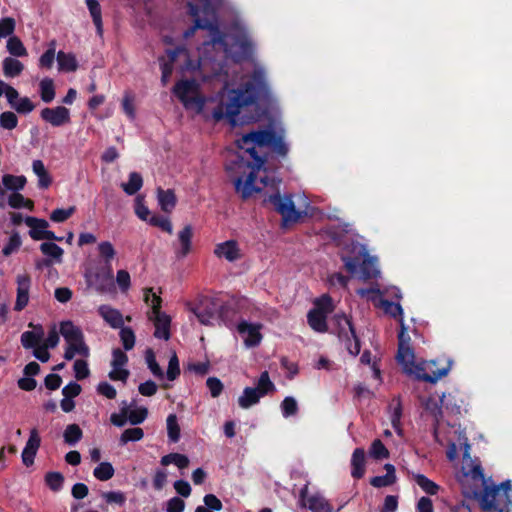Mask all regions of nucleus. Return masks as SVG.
<instances>
[{
	"instance_id": "0eeeda50",
	"label": "nucleus",
	"mask_w": 512,
	"mask_h": 512,
	"mask_svg": "<svg viewBox=\"0 0 512 512\" xmlns=\"http://www.w3.org/2000/svg\"><path fill=\"white\" fill-rule=\"evenodd\" d=\"M344 263L345 269L352 275L360 272L361 278L364 280L376 278L379 271L376 267L375 259L371 258L364 247L359 248L357 256H345L341 257Z\"/></svg>"
},
{
	"instance_id": "774afa93",
	"label": "nucleus",
	"mask_w": 512,
	"mask_h": 512,
	"mask_svg": "<svg viewBox=\"0 0 512 512\" xmlns=\"http://www.w3.org/2000/svg\"><path fill=\"white\" fill-rule=\"evenodd\" d=\"M206 385L209 388V391L213 398L218 397L222 393L223 384L218 378L209 377L206 381Z\"/></svg>"
},
{
	"instance_id": "49530a36",
	"label": "nucleus",
	"mask_w": 512,
	"mask_h": 512,
	"mask_svg": "<svg viewBox=\"0 0 512 512\" xmlns=\"http://www.w3.org/2000/svg\"><path fill=\"white\" fill-rule=\"evenodd\" d=\"M238 403L242 408H249L256 403V387L245 388L243 394L239 397Z\"/></svg>"
},
{
	"instance_id": "c03bdc74",
	"label": "nucleus",
	"mask_w": 512,
	"mask_h": 512,
	"mask_svg": "<svg viewBox=\"0 0 512 512\" xmlns=\"http://www.w3.org/2000/svg\"><path fill=\"white\" fill-rule=\"evenodd\" d=\"M396 359L405 367L414 365L415 355L412 347H398Z\"/></svg>"
},
{
	"instance_id": "4468645a",
	"label": "nucleus",
	"mask_w": 512,
	"mask_h": 512,
	"mask_svg": "<svg viewBox=\"0 0 512 512\" xmlns=\"http://www.w3.org/2000/svg\"><path fill=\"white\" fill-rule=\"evenodd\" d=\"M325 304L331 303V298L328 295L322 296L320 300L317 301V308L310 310L307 314V321L309 326L316 332L324 333L328 330L327 326V317L326 313L323 310V306Z\"/></svg>"
},
{
	"instance_id": "bb28decb",
	"label": "nucleus",
	"mask_w": 512,
	"mask_h": 512,
	"mask_svg": "<svg viewBox=\"0 0 512 512\" xmlns=\"http://www.w3.org/2000/svg\"><path fill=\"white\" fill-rule=\"evenodd\" d=\"M32 170L38 177V186L42 189H47L52 183V177L48 173L43 161L34 160Z\"/></svg>"
},
{
	"instance_id": "2f4dec72",
	"label": "nucleus",
	"mask_w": 512,
	"mask_h": 512,
	"mask_svg": "<svg viewBox=\"0 0 512 512\" xmlns=\"http://www.w3.org/2000/svg\"><path fill=\"white\" fill-rule=\"evenodd\" d=\"M142 185V176L137 172H131L129 175V181L127 183H122L121 187L126 194L134 195L141 189Z\"/></svg>"
},
{
	"instance_id": "5fc2aeb1",
	"label": "nucleus",
	"mask_w": 512,
	"mask_h": 512,
	"mask_svg": "<svg viewBox=\"0 0 512 512\" xmlns=\"http://www.w3.org/2000/svg\"><path fill=\"white\" fill-rule=\"evenodd\" d=\"M17 124L18 118L15 113L6 111L0 115V125L4 129L12 130L17 127Z\"/></svg>"
},
{
	"instance_id": "603ef678",
	"label": "nucleus",
	"mask_w": 512,
	"mask_h": 512,
	"mask_svg": "<svg viewBox=\"0 0 512 512\" xmlns=\"http://www.w3.org/2000/svg\"><path fill=\"white\" fill-rule=\"evenodd\" d=\"M147 415L148 410L145 407L131 409L127 416L128 422H130L132 425L141 424L147 418Z\"/></svg>"
},
{
	"instance_id": "6ab92c4d",
	"label": "nucleus",
	"mask_w": 512,
	"mask_h": 512,
	"mask_svg": "<svg viewBox=\"0 0 512 512\" xmlns=\"http://www.w3.org/2000/svg\"><path fill=\"white\" fill-rule=\"evenodd\" d=\"M365 450L356 448L351 457V476L354 479H361L365 474Z\"/></svg>"
},
{
	"instance_id": "bf43d9fd",
	"label": "nucleus",
	"mask_w": 512,
	"mask_h": 512,
	"mask_svg": "<svg viewBox=\"0 0 512 512\" xmlns=\"http://www.w3.org/2000/svg\"><path fill=\"white\" fill-rule=\"evenodd\" d=\"M146 362L154 376H156L158 378H163V376H164L163 371H162L161 367L159 366V364L156 362L153 351L150 349L147 350V352H146Z\"/></svg>"
},
{
	"instance_id": "a878e982",
	"label": "nucleus",
	"mask_w": 512,
	"mask_h": 512,
	"mask_svg": "<svg viewBox=\"0 0 512 512\" xmlns=\"http://www.w3.org/2000/svg\"><path fill=\"white\" fill-rule=\"evenodd\" d=\"M157 198L161 209L166 213H170L176 206V196L171 189L163 190L158 188Z\"/></svg>"
},
{
	"instance_id": "9b49d317",
	"label": "nucleus",
	"mask_w": 512,
	"mask_h": 512,
	"mask_svg": "<svg viewBox=\"0 0 512 512\" xmlns=\"http://www.w3.org/2000/svg\"><path fill=\"white\" fill-rule=\"evenodd\" d=\"M451 369V362H448L445 367L438 368L435 360L424 363L423 365H416L414 371H410L415 375L417 380L435 384L442 377L446 376Z\"/></svg>"
},
{
	"instance_id": "a19ab883",
	"label": "nucleus",
	"mask_w": 512,
	"mask_h": 512,
	"mask_svg": "<svg viewBox=\"0 0 512 512\" xmlns=\"http://www.w3.org/2000/svg\"><path fill=\"white\" fill-rule=\"evenodd\" d=\"M369 454L375 460H382L389 457V451L380 439H375L372 442Z\"/></svg>"
},
{
	"instance_id": "20e7f679",
	"label": "nucleus",
	"mask_w": 512,
	"mask_h": 512,
	"mask_svg": "<svg viewBox=\"0 0 512 512\" xmlns=\"http://www.w3.org/2000/svg\"><path fill=\"white\" fill-rule=\"evenodd\" d=\"M255 102L256 88L253 84L247 83L245 88L231 90L226 98L222 97L213 109L212 117L217 122L226 118L232 126L250 123L254 116H248L246 112Z\"/></svg>"
},
{
	"instance_id": "f257e3e1",
	"label": "nucleus",
	"mask_w": 512,
	"mask_h": 512,
	"mask_svg": "<svg viewBox=\"0 0 512 512\" xmlns=\"http://www.w3.org/2000/svg\"><path fill=\"white\" fill-rule=\"evenodd\" d=\"M258 148L267 153L258 155V198L262 205L275 210L281 216V227L299 223L307 213L296 209L292 194L281 195L282 179L277 173L280 162L289 153L286 129L279 101L267 80L266 70L258 65Z\"/></svg>"
},
{
	"instance_id": "58836bf2",
	"label": "nucleus",
	"mask_w": 512,
	"mask_h": 512,
	"mask_svg": "<svg viewBox=\"0 0 512 512\" xmlns=\"http://www.w3.org/2000/svg\"><path fill=\"white\" fill-rule=\"evenodd\" d=\"M380 304L381 308L384 310L386 314L390 315L393 318H399V321L401 320V318L403 319V309L399 303H394L390 300L382 299Z\"/></svg>"
},
{
	"instance_id": "37998d69",
	"label": "nucleus",
	"mask_w": 512,
	"mask_h": 512,
	"mask_svg": "<svg viewBox=\"0 0 512 512\" xmlns=\"http://www.w3.org/2000/svg\"><path fill=\"white\" fill-rule=\"evenodd\" d=\"M274 384L267 371H263L258 377V399L274 390Z\"/></svg>"
},
{
	"instance_id": "1a4fd4ad",
	"label": "nucleus",
	"mask_w": 512,
	"mask_h": 512,
	"mask_svg": "<svg viewBox=\"0 0 512 512\" xmlns=\"http://www.w3.org/2000/svg\"><path fill=\"white\" fill-rule=\"evenodd\" d=\"M334 321L337 325L339 339L345 343L349 354L354 357L357 356L360 353L361 343L359 337L356 335L351 318L345 314H336Z\"/></svg>"
},
{
	"instance_id": "8fccbe9b",
	"label": "nucleus",
	"mask_w": 512,
	"mask_h": 512,
	"mask_svg": "<svg viewBox=\"0 0 512 512\" xmlns=\"http://www.w3.org/2000/svg\"><path fill=\"white\" fill-rule=\"evenodd\" d=\"M8 204L10 207L16 209L21 207H27L31 209L33 207V202L31 200H26L20 193H12L8 198Z\"/></svg>"
},
{
	"instance_id": "de8ad7c7",
	"label": "nucleus",
	"mask_w": 512,
	"mask_h": 512,
	"mask_svg": "<svg viewBox=\"0 0 512 512\" xmlns=\"http://www.w3.org/2000/svg\"><path fill=\"white\" fill-rule=\"evenodd\" d=\"M46 484L53 491H58L63 485L64 477L59 472H49L45 476Z\"/></svg>"
},
{
	"instance_id": "cd10ccee",
	"label": "nucleus",
	"mask_w": 512,
	"mask_h": 512,
	"mask_svg": "<svg viewBox=\"0 0 512 512\" xmlns=\"http://www.w3.org/2000/svg\"><path fill=\"white\" fill-rule=\"evenodd\" d=\"M390 420L393 429L400 434L401 432V417H402V403L400 397H394L389 404Z\"/></svg>"
},
{
	"instance_id": "4c0bfd02",
	"label": "nucleus",
	"mask_w": 512,
	"mask_h": 512,
	"mask_svg": "<svg viewBox=\"0 0 512 512\" xmlns=\"http://www.w3.org/2000/svg\"><path fill=\"white\" fill-rule=\"evenodd\" d=\"M115 470L111 463L101 462L93 471V475L100 481H107L114 476Z\"/></svg>"
},
{
	"instance_id": "6e6552de",
	"label": "nucleus",
	"mask_w": 512,
	"mask_h": 512,
	"mask_svg": "<svg viewBox=\"0 0 512 512\" xmlns=\"http://www.w3.org/2000/svg\"><path fill=\"white\" fill-rule=\"evenodd\" d=\"M213 44L223 46L225 53L235 61H241L251 53V43L245 35H219L212 39Z\"/></svg>"
},
{
	"instance_id": "c9c22d12",
	"label": "nucleus",
	"mask_w": 512,
	"mask_h": 512,
	"mask_svg": "<svg viewBox=\"0 0 512 512\" xmlns=\"http://www.w3.org/2000/svg\"><path fill=\"white\" fill-rule=\"evenodd\" d=\"M82 436L83 432L77 424H69L63 433L64 441L69 445L76 444L81 440Z\"/></svg>"
},
{
	"instance_id": "e2e57ef3",
	"label": "nucleus",
	"mask_w": 512,
	"mask_h": 512,
	"mask_svg": "<svg viewBox=\"0 0 512 512\" xmlns=\"http://www.w3.org/2000/svg\"><path fill=\"white\" fill-rule=\"evenodd\" d=\"M15 30V20L6 17L0 20V38H4L13 34Z\"/></svg>"
},
{
	"instance_id": "69168bd1",
	"label": "nucleus",
	"mask_w": 512,
	"mask_h": 512,
	"mask_svg": "<svg viewBox=\"0 0 512 512\" xmlns=\"http://www.w3.org/2000/svg\"><path fill=\"white\" fill-rule=\"evenodd\" d=\"M40 444H41V438L38 434L37 429L36 428L31 429L28 441L26 442L24 449L34 451L37 453V451L40 447Z\"/></svg>"
},
{
	"instance_id": "7c9ffc66",
	"label": "nucleus",
	"mask_w": 512,
	"mask_h": 512,
	"mask_svg": "<svg viewBox=\"0 0 512 512\" xmlns=\"http://www.w3.org/2000/svg\"><path fill=\"white\" fill-rule=\"evenodd\" d=\"M24 65L19 60L6 57L3 60V72L6 77H16L22 73Z\"/></svg>"
},
{
	"instance_id": "f8f14e48",
	"label": "nucleus",
	"mask_w": 512,
	"mask_h": 512,
	"mask_svg": "<svg viewBox=\"0 0 512 512\" xmlns=\"http://www.w3.org/2000/svg\"><path fill=\"white\" fill-rule=\"evenodd\" d=\"M222 308L217 301L212 298H204L199 305L192 309L193 313L203 325H212L214 320H218L219 311Z\"/></svg>"
},
{
	"instance_id": "13d9d810",
	"label": "nucleus",
	"mask_w": 512,
	"mask_h": 512,
	"mask_svg": "<svg viewBox=\"0 0 512 512\" xmlns=\"http://www.w3.org/2000/svg\"><path fill=\"white\" fill-rule=\"evenodd\" d=\"M21 245V238L17 232L12 234L9 238L8 243L2 249V253L5 256H9L19 249Z\"/></svg>"
},
{
	"instance_id": "6e6d98bb",
	"label": "nucleus",
	"mask_w": 512,
	"mask_h": 512,
	"mask_svg": "<svg viewBox=\"0 0 512 512\" xmlns=\"http://www.w3.org/2000/svg\"><path fill=\"white\" fill-rule=\"evenodd\" d=\"M73 369H74V373H75V378L77 380H83V379L89 377V375H90L88 363L83 359H77L74 362Z\"/></svg>"
},
{
	"instance_id": "f3484780",
	"label": "nucleus",
	"mask_w": 512,
	"mask_h": 512,
	"mask_svg": "<svg viewBox=\"0 0 512 512\" xmlns=\"http://www.w3.org/2000/svg\"><path fill=\"white\" fill-rule=\"evenodd\" d=\"M214 254L218 258H224L229 262H234L242 258L241 250L239 249L237 242L234 240H228L217 244L214 249Z\"/></svg>"
},
{
	"instance_id": "72a5a7b5",
	"label": "nucleus",
	"mask_w": 512,
	"mask_h": 512,
	"mask_svg": "<svg viewBox=\"0 0 512 512\" xmlns=\"http://www.w3.org/2000/svg\"><path fill=\"white\" fill-rule=\"evenodd\" d=\"M86 4L93 19V23L96 26L97 32L101 35L103 32V26L100 4L97 0H86Z\"/></svg>"
},
{
	"instance_id": "c85d7f7f",
	"label": "nucleus",
	"mask_w": 512,
	"mask_h": 512,
	"mask_svg": "<svg viewBox=\"0 0 512 512\" xmlns=\"http://www.w3.org/2000/svg\"><path fill=\"white\" fill-rule=\"evenodd\" d=\"M44 331L41 326H35L33 331H25L21 335V343L24 348H33L38 346L43 339Z\"/></svg>"
},
{
	"instance_id": "39448f33",
	"label": "nucleus",
	"mask_w": 512,
	"mask_h": 512,
	"mask_svg": "<svg viewBox=\"0 0 512 512\" xmlns=\"http://www.w3.org/2000/svg\"><path fill=\"white\" fill-rule=\"evenodd\" d=\"M60 333L67 343L64 352L65 360H72L76 355L89 357L90 349L85 343L82 330L71 321H63L60 324Z\"/></svg>"
},
{
	"instance_id": "c756f323",
	"label": "nucleus",
	"mask_w": 512,
	"mask_h": 512,
	"mask_svg": "<svg viewBox=\"0 0 512 512\" xmlns=\"http://www.w3.org/2000/svg\"><path fill=\"white\" fill-rule=\"evenodd\" d=\"M57 62L61 71L73 72L78 67L77 60L72 53L59 51L57 53Z\"/></svg>"
},
{
	"instance_id": "412c9836",
	"label": "nucleus",
	"mask_w": 512,
	"mask_h": 512,
	"mask_svg": "<svg viewBox=\"0 0 512 512\" xmlns=\"http://www.w3.org/2000/svg\"><path fill=\"white\" fill-rule=\"evenodd\" d=\"M384 469L386 470V474L382 476L372 477L369 481L370 485L375 488H382L393 485L396 480V470L394 465L387 463L384 465Z\"/></svg>"
},
{
	"instance_id": "4d7b16f0",
	"label": "nucleus",
	"mask_w": 512,
	"mask_h": 512,
	"mask_svg": "<svg viewBox=\"0 0 512 512\" xmlns=\"http://www.w3.org/2000/svg\"><path fill=\"white\" fill-rule=\"evenodd\" d=\"M151 225L161 228L169 234H172L173 228L169 218L164 216L153 215L148 221Z\"/></svg>"
},
{
	"instance_id": "e433bc0d",
	"label": "nucleus",
	"mask_w": 512,
	"mask_h": 512,
	"mask_svg": "<svg viewBox=\"0 0 512 512\" xmlns=\"http://www.w3.org/2000/svg\"><path fill=\"white\" fill-rule=\"evenodd\" d=\"M8 52L16 57H23L27 55V50L22 41L17 36H11L7 41Z\"/></svg>"
},
{
	"instance_id": "09e8293b",
	"label": "nucleus",
	"mask_w": 512,
	"mask_h": 512,
	"mask_svg": "<svg viewBox=\"0 0 512 512\" xmlns=\"http://www.w3.org/2000/svg\"><path fill=\"white\" fill-rule=\"evenodd\" d=\"M98 250H99V254L102 258H104L105 260V263L107 265L110 264V261L115 257L116 255V251L112 245L111 242L109 241H104V242H101L99 245H98Z\"/></svg>"
},
{
	"instance_id": "a211bd4d",
	"label": "nucleus",
	"mask_w": 512,
	"mask_h": 512,
	"mask_svg": "<svg viewBox=\"0 0 512 512\" xmlns=\"http://www.w3.org/2000/svg\"><path fill=\"white\" fill-rule=\"evenodd\" d=\"M199 3L193 4L191 2L188 3L189 7V14L194 17V25L186 30L183 34L184 38H189L194 35L195 31L197 29H214V26L208 19H202L199 16L200 9H199Z\"/></svg>"
},
{
	"instance_id": "423d86ee",
	"label": "nucleus",
	"mask_w": 512,
	"mask_h": 512,
	"mask_svg": "<svg viewBox=\"0 0 512 512\" xmlns=\"http://www.w3.org/2000/svg\"><path fill=\"white\" fill-rule=\"evenodd\" d=\"M151 299L152 315L149 317L155 326L154 336L159 339L168 340L170 338L171 318L164 312H161L162 299L153 292L152 288L144 289V300L149 303Z\"/></svg>"
},
{
	"instance_id": "393cba45",
	"label": "nucleus",
	"mask_w": 512,
	"mask_h": 512,
	"mask_svg": "<svg viewBox=\"0 0 512 512\" xmlns=\"http://www.w3.org/2000/svg\"><path fill=\"white\" fill-rule=\"evenodd\" d=\"M98 311L104 320L113 328H120L123 326V317L118 310L107 305H102L99 307Z\"/></svg>"
},
{
	"instance_id": "473e14b6",
	"label": "nucleus",
	"mask_w": 512,
	"mask_h": 512,
	"mask_svg": "<svg viewBox=\"0 0 512 512\" xmlns=\"http://www.w3.org/2000/svg\"><path fill=\"white\" fill-rule=\"evenodd\" d=\"M417 485L427 494L436 495L440 489L439 485L430 480L423 474H415L413 476Z\"/></svg>"
},
{
	"instance_id": "9d476101",
	"label": "nucleus",
	"mask_w": 512,
	"mask_h": 512,
	"mask_svg": "<svg viewBox=\"0 0 512 512\" xmlns=\"http://www.w3.org/2000/svg\"><path fill=\"white\" fill-rule=\"evenodd\" d=\"M199 85L195 80H182L175 84L174 94L186 108H194L197 112L203 110L205 99L197 95Z\"/></svg>"
},
{
	"instance_id": "ddd939ff",
	"label": "nucleus",
	"mask_w": 512,
	"mask_h": 512,
	"mask_svg": "<svg viewBox=\"0 0 512 512\" xmlns=\"http://www.w3.org/2000/svg\"><path fill=\"white\" fill-rule=\"evenodd\" d=\"M25 223L28 227H30L29 235L33 240H63L62 237L56 236L54 232L47 229L49 227V223L45 219L26 217Z\"/></svg>"
},
{
	"instance_id": "f704fd0d",
	"label": "nucleus",
	"mask_w": 512,
	"mask_h": 512,
	"mask_svg": "<svg viewBox=\"0 0 512 512\" xmlns=\"http://www.w3.org/2000/svg\"><path fill=\"white\" fill-rule=\"evenodd\" d=\"M2 183L8 190L19 191L24 188L26 184V177L6 174L2 177Z\"/></svg>"
},
{
	"instance_id": "ea45409f",
	"label": "nucleus",
	"mask_w": 512,
	"mask_h": 512,
	"mask_svg": "<svg viewBox=\"0 0 512 512\" xmlns=\"http://www.w3.org/2000/svg\"><path fill=\"white\" fill-rule=\"evenodd\" d=\"M144 431L142 428L134 427L129 428L123 431V433L120 436L119 442L120 445H126L130 441H139L143 438Z\"/></svg>"
},
{
	"instance_id": "052dcab7",
	"label": "nucleus",
	"mask_w": 512,
	"mask_h": 512,
	"mask_svg": "<svg viewBox=\"0 0 512 512\" xmlns=\"http://www.w3.org/2000/svg\"><path fill=\"white\" fill-rule=\"evenodd\" d=\"M135 213L141 220L149 221L150 211L144 205V197L141 195H138L135 199Z\"/></svg>"
},
{
	"instance_id": "b1692460",
	"label": "nucleus",
	"mask_w": 512,
	"mask_h": 512,
	"mask_svg": "<svg viewBox=\"0 0 512 512\" xmlns=\"http://www.w3.org/2000/svg\"><path fill=\"white\" fill-rule=\"evenodd\" d=\"M40 251L54 264H60L62 262L64 250L50 240L40 245Z\"/></svg>"
},
{
	"instance_id": "2eb2a0df",
	"label": "nucleus",
	"mask_w": 512,
	"mask_h": 512,
	"mask_svg": "<svg viewBox=\"0 0 512 512\" xmlns=\"http://www.w3.org/2000/svg\"><path fill=\"white\" fill-rule=\"evenodd\" d=\"M41 117L52 126L59 127L70 122V111L64 106L54 108H44L41 111Z\"/></svg>"
},
{
	"instance_id": "680f3d73",
	"label": "nucleus",
	"mask_w": 512,
	"mask_h": 512,
	"mask_svg": "<svg viewBox=\"0 0 512 512\" xmlns=\"http://www.w3.org/2000/svg\"><path fill=\"white\" fill-rule=\"evenodd\" d=\"M180 374L179 361L176 354L169 360L166 376L168 380L174 381Z\"/></svg>"
},
{
	"instance_id": "79ce46f5",
	"label": "nucleus",
	"mask_w": 512,
	"mask_h": 512,
	"mask_svg": "<svg viewBox=\"0 0 512 512\" xmlns=\"http://www.w3.org/2000/svg\"><path fill=\"white\" fill-rule=\"evenodd\" d=\"M40 92H41V99L44 102H46V103L51 102L55 97L53 80L50 78H44L40 82Z\"/></svg>"
},
{
	"instance_id": "338daca9",
	"label": "nucleus",
	"mask_w": 512,
	"mask_h": 512,
	"mask_svg": "<svg viewBox=\"0 0 512 512\" xmlns=\"http://www.w3.org/2000/svg\"><path fill=\"white\" fill-rule=\"evenodd\" d=\"M13 108L18 113H30L34 110L35 106L28 97L19 98Z\"/></svg>"
},
{
	"instance_id": "dca6fc26",
	"label": "nucleus",
	"mask_w": 512,
	"mask_h": 512,
	"mask_svg": "<svg viewBox=\"0 0 512 512\" xmlns=\"http://www.w3.org/2000/svg\"><path fill=\"white\" fill-rule=\"evenodd\" d=\"M17 296L14 305L15 311H22L29 302V291L31 287V277L28 274H20L16 277Z\"/></svg>"
},
{
	"instance_id": "f03ea898",
	"label": "nucleus",
	"mask_w": 512,
	"mask_h": 512,
	"mask_svg": "<svg viewBox=\"0 0 512 512\" xmlns=\"http://www.w3.org/2000/svg\"><path fill=\"white\" fill-rule=\"evenodd\" d=\"M470 449V444L465 443L462 472L465 481L472 480L476 487L465 493L479 499L481 508L486 512H512L511 480H506L500 485L487 486L481 464L471 459Z\"/></svg>"
},
{
	"instance_id": "4be33fe9",
	"label": "nucleus",
	"mask_w": 512,
	"mask_h": 512,
	"mask_svg": "<svg viewBox=\"0 0 512 512\" xmlns=\"http://www.w3.org/2000/svg\"><path fill=\"white\" fill-rule=\"evenodd\" d=\"M193 229L191 225H186L178 234L180 249L176 252L177 257L184 258L191 250V240Z\"/></svg>"
},
{
	"instance_id": "864d4df0",
	"label": "nucleus",
	"mask_w": 512,
	"mask_h": 512,
	"mask_svg": "<svg viewBox=\"0 0 512 512\" xmlns=\"http://www.w3.org/2000/svg\"><path fill=\"white\" fill-rule=\"evenodd\" d=\"M281 409L284 417L295 415L298 411L296 400L291 396L285 397L281 403Z\"/></svg>"
},
{
	"instance_id": "3c124183",
	"label": "nucleus",
	"mask_w": 512,
	"mask_h": 512,
	"mask_svg": "<svg viewBox=\"0 0 512 512\" xmlns=\"http://www.w3.org/2000/svg\"><path fill=\"white\" fill-rule=\"evenodd\" d=\"M120 337L125 350H131L135 345V335L130 327H120Z\"/></svg>"
},
{
	"instance_id": "0e129e2a",
	"label": "nucleus",
	"mask_w": 512,
	"mask_h": 512,
	"mask_svg": "<svg viewBox=\"0 0 512 512\" xmlns=\"http://www.w3.org/2000/svg\"><path fill=\"white\" fill-rule=\"evenodd\" d=\"M75 211V207H69L68 209H56L51 215L50 219L54 222H64L66 221Z\"/></svg>"
},
{
	"instance_id": "5701e85b",
	"label": "nucleus",
	"mask_w": 512,
	"mask_h": 512,
	"mask_svg": "<svg viewBox=\"0 0 512 512\" xmlns=\"http://www.w3.org/2000/svg\"><path fill=\"white\" fill-rule=\"evenodd\" d=\"M237 332L246 347H252L256 344V325L243 320L237 325Z\"/></svg>"
},
{
	"instance_id": "a18cd8bd",
	"label": "nucleus",
	"mask_w": 512,
	"mask_h": 512,
	"mask_svg": "<svg viewBox=\"0 0 512 512\" xmlns=\"http://www.w3.org/2000/svg\"><path fill=\"white\" fill-rule=\"evenodd\" d=\"M167 432L168 437L172 442H177L180 438V427L177 422L175 414H170L167 417Z\"/></svg>"
},
{
	"instance_id": "aec40b11",
	"label": "nucleus",
	"mask_w": 512,
	"mask_h": 512,
	"mask_svg": "<svg viewBox=\"0 0 512 512\" xmlns=\"http://www.w3.org/2000/svg\"><path fill=\"white\" fill-rule=\"evenodd\" d=\"M305 508H308L311 512H339L342 507L335 511L322 494L315 493L310 496Z\"/></svg>"
},
{
	"instance_id": "7ed1b4c3",
	"label": "nucleus",
	"mask_w": 512,
	"mask_h": 512,
	"mask_svg": "<svg viewBox=\"0 0 512 512\" xmlns=\"http://www.w3.org/2000/svg\"><path fill=\"white\" fill-rule=\"evenodd\" d=\"M240 153L237 155L233 166H227V170L235 169L238 173L248 174L239 176L234 180L235 191L242 200L251 198L256 192V131L253 130L243 135L236 141Z\"/></svg>"
}]
</instances>
